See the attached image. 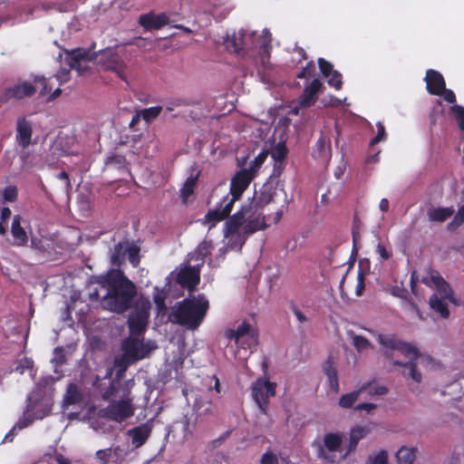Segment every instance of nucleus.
<instances>
[{
  "label": "nucleus",
  "instance_id": "obj_1",
  "mask_svg": "<svg viewBox=\"0 0 464 464\" xmlns=\"http://www.w3.org/2000/svg\"><path fill=\"white\" fill-rule=\"evenodd\" d=\"M277 184L278 180L276 181V184H273L272 181L266 182L259 191L255 192L252 202L241 206L227 220L224 234L226 237L230 238L232 246L237 245L241 248L248 236L266 227L261 210L274 200L276 196Z\"/></svg>",
  "mask_w": 464,
  "mask_h": 464
},
{
  "label": "nucleus",
  "instance_id": "obj_2",
  "mask_svg": "<svg viewBox=\"0 0 464 464\" xmlns=\"http://www.w3.org/2000/svg\"><path fill=\"white\" fill-rule=\"evenodd\" d=\"M254 177L255 173L252 169L238 170L231 179L229 193L220 200L215 208L207 212L204 217L205 223H211V226H215L226 218L228 219L236 201L241 198Z\"/></svg>",
  "mask_w": 464,
  "mask_h": 464
},
{
  "label": "nucleus",
  "instance_id": "obj_3",
  "mask_svg": "<svg viewBox=\"0 0 464 464\" xmlns=\"http://www.w3.org/2000/svg\"><path fill=\"white\" fill-rule=\"evenodd\" d=\"M208 309L209 302L204 295L184 298L174 304L169 314V320L194 331L203 323Z\"/></svg>",
  "mask_w": 464,
  "mask_h": 464
},
{
  "label": "nucleus",
  "instance_id": "obj_4",
  "mask_svg": "<svg viewBox=\"0 0 464 464\" xmlns=\"http://www.w3.org/2000/svg\"><path fill=\"white\" fill-rule=\"evenodd\" d=\"M378 342L385 348L397 350L403 355L410 358V362H393L394 365L401 366L405 370L402 374L405 378L411 379L416 382H420L421 373L417 369L415 361L420 357L419 350L412 344L398 339L394 334H379Z\"/></svg>",
  "mask_w": 464,
  "mask_h": 464
},
{
  "label": "nucleus",
  "instance_id": "obj_5",
  "mask_svg": "<svg viewBox=\"0 0 464 464\" xmlns=\"http://www.w3.org/2000/svg\"><path fill=\"white\" fill-rule=\"evenodd\" d=\"M52 78L46 79L43 76H37L34 78V84L29 82H20L5 88L3 92L8 102L11 100H21L26 97H31L36 92V91H39L40 95H45L52 91V86L49 84V81Z\"/></svg>",
  "mask_w": 464,
  "mask_h": 464
},
{
  "label": "nucleus",
  "instance_id": "obj_6",
  "mask_svg": "<svg viewBox=\"0 0 464 464\" xmlns=\"http://www.w3.org/2000/svg\"><path fill=\"white\" fill-rule=\"evenodd\" d=\"M93 282L105 290H137L135 284L119 268H111L104 275L94 276Z\"/></svg>",
  "mask_w": 464,
  "mask_h": 464
},
{
  "label": "nucleus",
  "instance_id": "obj_7",
  "mask_svg": "<svg viewBox=\"0 0 464 464\" xmlns=\"http://www.w3.org/2000/svg\"><path fill=\"white\" fill-rule=\"evenodd\" d=\"M139 337L130 334L122 341L123 360L128 363H133L145 358L152 350L149 343H144Z\"/></svg>",
  "mask_w": 464,
  "mask_h": 464
},
{
  "label": "nucleus",
  "instance_id": "obj_8",
  "mask_svg": "<svg viewBox=\"0 0 464 464\" xmlns=\"http://www.w3.org/2000/svg\"><path fill=\"white\" fill-rule=\"evenodd\" d=\"M138 292H107L102 300L104 309L122 314L129 310Z\"/></svg>",
  "mask_w": 464,
  "mask_h": 464
},
{
  "label": "nucleus",
  "instance_id": "obj_9",
  "mask_svg": "<svg viewBox=\"0 0 464 464\" xmlns=\"http://www.w3.org/2000/svg\"><path fill=\"white\" fill-rule=\"evenodd\" d=\"M200 271L198 266L186 265L177 272H172L170 276L183 290H197L200 282Z\"/></svg>",
  "mask_w": 464,
  "mask_h": 464
},
{
  "label": "nucleus",
  "instance_id": "obj_10",
  "mask_svg": "<svg viewBox=\"0 0 464 464\" xmlns=\"http://www.w3.org/2000/svg\"><path fill=\"white\" fill-rule=\"evenodd\" d=\"M276 382L262 378L257 379L252 384V397L263 413L266 412L269 399L276 395Z\"/></svg>",
  "mask_w": 464,
  "mask_h": 464
},
{
  "label": "nucleus",
  "instance_id": "obj_11",
  "mask_svg": "<svg viewBox=\"0 0 464 464\" xmlns=\"http://www.w3.org/2000/svg\"><path fill=\"white\" fill-rule=\"evenodd\" d=\"M134 414L130 399L111 401L104 410L103 416L111 420L121 422Z\"/></svg>",
  "mask_w": 464,
  "mask_h": 464
},
{
  "label": "nucleus",
  "instance_id": "obj_12",
  "mask_svg": "<svg viewBox=\"0 0 464 464\" xmlns=\"http://www.w3.org/2000/svg\"><path fill=\"white\" fill-rule=\"evenodd\" d=\"M149 304H142L140 306L137 305L132 313H130L128 319V326L130 334L141 336L146 330L149 319Z\"/></svg>",
  "mask_w": 464,
  "mask_h": 464
},
{
  "label": "nucleus",
  "instance_id": "obj_13",
  "mask_svg": "<svg viewBox=\"0 0 464 464\" xmlns=\"http://www.w3.org/2000/svg\"><path fill=\"white\" fill-rule=\"evenodd\" d=\"M101 63L105 69L115 72L118 76L126 81L125 68L126 64L116 51L108 49L102 53Z\"/></svg>",
  "mask_w": 464,
  "mask_h": 464
},
{
  "label": "nucleus",
  "instance_id": "obj_14",
  "mask_svg": "<svg viewBox=\"0 0 464 464\" xmlns=\"http://www.w3.org/2000/svg\"><path fill=\"white\" fill-rule=\"evenodd\" d=\"M323 89V83L319 79H314L310 84L304 87L302 94L297 99L298 108L305 109L314 105L316 102V95Z\"/></svg>",
  "mask_w": 464,
  "mask_h": 464
},
{
  "label": "nucleus",
  "instance_id": "obj_15",
  "mask_svg": "<svg viewBox=\"0 0 464 464\" xmlns=\"http://www.w3.org/2000/svg\"><path fill=\"white\" fill-rule=\"evenodd\" d=\"M393 295L401 298V306L406 312L416 314V316L423 320L421 312L418 307L417 301L420 300L419 292H391Z\"/></svg>",
  "mask_w": 464,
  "mask_h": 464
},
{
  "label": "nucleus",
  "instance_id": "obj_16",
  "mask_svg": "<svg viewBox=\"0 0 464 464\" xmlns=\"http://www.w3.org/2000/svg\"><path fill=\"white\" fill-rule=\"evenodd\" d=\"M139 24L148 31L159 30L169 24V18L164 13L154 14L150 12L139 17Z\"/></svg>",
  "mask_w": 464,
  "mask_h": 464
},
{
  "label": "nucleus",
  "instance_id": "obj_17",
  "mask_svg": "<svg viewBox=\"0 0 464 464\" xmlns=\"http://www.w3.org/2000/svg\"><path fill=\"white\" fill-rule=\"evenodd\" d=\"M424 81L427 92L431 95H441L443 90H445L446 82L444 77L436 70H427Z\"/></svg>",
  "mask_w": 464,
  "mask_h": 464
},
{
  "label": "nucleus",
  "instance_id": "obj_18",
  "mask_svg": "<svg viewBox=\"0 0 464 464\" xmlns=\"http://www.w3.org/2000/svg\"><path fill=\"white\" fill-rule=\"evenodd\" d=\"M227 338L235 340L237 343L244 336H247L252 343H257V331L251 327L246 321L242 322L236 330H228L226 334Z\"/></svg>",
  "mask_w": 464,
  "mask_h": 464
},
{
  "label": "nucleus",
  "instance_id": "obj_19",
  "mask_svg": "<svg viewBox=\"0 0 464 464\" xmlns=\"http://www.w3.org/2000/svg\"><path fill=\"white\" fill-rule=\"evenodd\" d=\"M87 59L88 52L82 48H77L66 52L64 63L70 69H75L81 72L82 71V63H86Z\"/></svg>",
  "mask_w": 464,
  "mask_h": 464
},
{
  "label": "nucleus",
  "instance_id": "obj_20",
  "mask_svg": "<svg viewBox=\"0 0 464 464\" xmlns=\"http://www.w3.org/2000/svg\"><path fill=\"white\" fill-rule=\"evenodd\" d=\"M33 129L30 121L21 119L17 121L16 126V141L24 150L31 144Z\"/></svg>",
  "mask_w": 464,
  "mask_h": 464
},
{
  "label": "nucleus",
  "instance_id": "obj_21",
  "mask_svg": "<svg viewBox=\"0 0 464 464\" xmlns=\"http://www.w3.org/2000/svg\"><path fill=\"white\" fill-rule=\"evenodd\" d=\"M151 426L149 423H143L129 430L128 433L131 437V443L135 448L144 445L150 436Z\"/></svg>",
  "mask_w": 464,
  "mask_h": 464
},
{
  "label": "nucleus",
  "instance_id": "obj_22",
  "mask_svg": "<svg viewBox=\"0 0 464 464\" xmlns=\"http://www.w3.org/2000/svg\"><path fill=\"white\" fill-rule=\"evenodd\" d=\"M213 249L214 246L212 241L203 240L190 254V260L197 262L195 266H198L201 269L205 263V258L211 254Z\"/></svg>",
  "mask_w": 464,
  "mask_h": 464
},
{
  "label": "nucleus",
  "instance_id": "obj_23",
  "mask_svg": "<svg viewBox=\"0 0 464 464\" xmlns=\"http://www.w3.org/2000/svg\"><path fill=\"white\" fill-rule=\"evenodd\" d=\"M323 371L327 376L331 390L337 393L339 392V379L332 356H329L324 362Z\"/></svg>",
  "mask_w": 464,
  "mask_h": 464
},
{
  "label": "nucleus",
  "instance_id": "obj_24",
  "mask_svg": "<svg viewBox=\"0 0 464 464\" xmlns=\"http://www.w3.org/2000/svg\"><path fill=\"white\" fill-rule=\"evenodd\" d=\"M22 218L19 215H15L13 218L11 233L16 246H25L28 242V237L25 230L21 226Z\"/></svg>",
  "mask_w": 464,
  "mask_h": 464
},
{
  "label": "nucleus",
  "instance_id": "obj_25",
  "mask_svg": "<svg viewBox=\"0 0 464 464\" xmlns=\"http://www.w3.org/2000/svg\"><path fill=\"white\" fill-rule=\"evenodd\" d=\"M369 387H370V383L364 382L363 384H362L360 386L359 389H357L352 392L342 395L341 398L339 399V402H338L339 406L343 409L353 408L354 403L356 402V401L359 399L360 395L362 392H364Z\"/></svg>",
  "mask_w": 464,
  "mask_h": 464
},
{
  "label": "nucleus",
  "instance_id": "obj_26",
  "mask_svg": "<svg viewBox=\"0 0 464 464\" xmlns=\"http://www.w3.org/2000/svg\"><path fill=\"white\" fill-rule=\"evenodd\" d=\"M422 282L428 287H435L436 290H448L450 287L447 281L436 270H430L427 276H424Z\"/></svg>",
  "mask_w": 464,
  "mask_h": 464
},
{
  "label": "nucleus",
  "instance_id": "obj_27",
  "mask_svg": "<svg viewBox=\"0 0 464 464\" xmlns=\"http://www.w3.org/2000/svg\"><path fill=\"white\" fill-rule=\"evenodd\" d=\"M430 308L438 313L441 318L447 319L450 316V311L448 308V303L446 298L439 297L437 293H434L429 301Z\"/></svg>",
  "mask_w": 464,
  "mask_h": 464
},
{
  "label": "nucleus",
  "instance_id": "obj_28",
  "mask_svg": "<svg viewBox=\"0 0 464 464\" xmlns=\"http://www.w3.org/2000/svg\"><path fill=\"white\" fill-rule=\"evenodd\" d=\"M428 218L432 222H444L454 214L453 207L432 208L428 210Z\"/></svg>",
  "mask_w": 464,
  "mask_h": 464
},
{
  "label": "nucleus",
  "instance_id": "obj_29",
  "mask_svg": "<svg viewBox=\"0 0 464 464\" xmlns=\"http://www.w3.org/2000/svg\"><path fill=\"white\" fill-rule=\"evenodd\" d=\"M128 246L129 242L127 240L114 245L110 258L111 266H120L123 263Z\"/></svg>",
  "mask_w": 464,
  "mask_h": 464
},
{
  "label": "nucleus",
  "instance_id": "obj_30",
  "mask_svg": "<svg viewBox=\"0 0 464 464\" xmlns=\"http://www.w3.org/2000/svg\"><path fill=\"white\" fill-rule=\"evenodd\" d=\"M225 46L227 51L239 54L244 50L243 34L237 35L233 34L232 35H227L225 40Z\"/></svg>",
  "mask_w": 464,
  "mask_h": 464
},
{
  "label": "nucleus",
  "instance_id": "obj_31",
  "mask_svg": "<svg viewBox=\"0 0 464 464\" xmlns=\"http://www.w3.org/2000/svg\"><path fill=\"white\" fill-rule=\"evenodd\" d=\"M82 399V393L79 392L78 387L75 383L71 382L66 389V392L63 397V402L66 405H73L80 402Z\"/></svg>",
  "mask_w": 464,
  "mask_h": 464
},
{
  "label": "nucleus",
  "instance_id": "obj_32",
  "mask_svg": "<svg viewBox=\"0 0 464 464\" xmlns=\"http://www.w3.org/2000/svg\"><path fill=\"white\" fill-rule=\"evenodd\" d=\"M416 458L414 448L401 447L396 453V459L400 464H412Z\"/></svg>",
  "mask_w": 464,
  "mask_h": 464
},
{
  "label": "nucleus",
  "instance_id": "obj_33",
  "mask_svg": "<svg viewBox=\"0 0 464 464\" xmlns=\"http://www.w3.org/2000/svg\"><path fill=\"white\" fill-rule=\"evenodd\" d=\"M324 445L331 452L337 451L342 445V436L339 433H326L324 438Z\"/></svg>",
  "mask_w": 464,
  "mask_h": 464
},
{
  "label": "nucleus",
  "instance_id": "obj_34",
  "mask_svg": "<svg viewBox=\"0 0 464 464\" xmlns=\"http://www.w3.org/2000/svg\"><path fill=\"white\" fill-rule=\"evenodd\" d=\"M197 185V178L189 177L187 179L182 188H180V198L185 203L187 199L194 193Z\"/></svg>",
  "mask_w": 464,
  "mask_h": 464
},
{
  "label": "nucleus",
  "instance_id": "obj_35",
  "mask_svg": "<svg viewBox=\"0 0 464 464\" xmlns=\"http://www.w3.org/2000/svg\"><path fill=\"white\" fill-rule=\"evenodd\" d=\"M140 247L133 242L129 244L127 247L126 255L128 256L129 262L132 265L133 267H137L140 265Z\"/></svg>",
  "mask_w": 464,
  "mask_h": 464
},
{
  "label": "nucleus",
  "instance_id": "obj_36",
  "mask_svg": "<svg viewBox=\"0 0 464 464\" xmlns=\"http://www.w3.org/2000/svg\"><path fill=\"white\" fill-rule=\"evenodd\" d=\"M274 161H285L288 149L285 142H278L270 151Z\"/></svg>",
  "mask_w": 464,
  "mask_h": 464
},
{
  "label": "nucleus",
  "instance_id": "obj_37",
  "mask_svg": "<svg viewBox=\"0 0 464 464\" xmlns=\"http://www.w3.org/2000/svg\"><path fill=\"white\" fill-rule=\"evenodd\" d=\"M29 424V420H19L14 424V426L5 434L3 442H12L14 438L16 436L17 432L27 427Z\"/></svg>",
  "mask_w": 464,
  "mask_h": 464
},
{
  "label": "nucleus",
  "instance_id": "obj_38",
  "mask_svg": "<svg viewBox=\"0 0 464 464\" xmlns=\"http://www.w3.org/2000/svg\"><path fill=\"white\" fill-rule=\"evenodd\" d=\"M161 111H162L161 106H153V107H150V108H145L140 111V116L142 117V119L145 121L150 122L153 120H155L156 118H158V116L160 114Z\"/></svg>",
  "mask_w": 464,
  "mask_h": 464
},
{
  "label": "nucleus",
  "instance_id": "obj_39",
  "mask_svg": "<svg viewBox=\"0 0 464 464\" xmlns=\"http://www.w3.org/2000/svg\"><path fill=\"white\" fill-rule=\"evenodd\" d=\"M95 456L101 464H111L113 459L112 449L99 450L96 451Z\"/></svg>",
  "mask_w": 464,
  "mask_h": 464
},
{
  "label": "nucleus",
  "instance_id": "obj_40",
  "mask_svg": "<svg viewBox=\"0 0 464 464\" xmlns=\"http://www.w3.org/2000/svg\"><path fill=\"white\" fill-rule=\"evenodd\" d=\"M450 111L458 121L459 129L464 131V107L455 104L450 107Z\"/></svg>",
  "mask_w": 464,
  "mask_h": 464
},
{
  "label": "nucleus",
  "instance_id": "obj_41",
  "mask_svg": "<svg viewBox=\"0 0 464 464\" xmlns=\"http://www.w3.org/2000/svg\"><path fill=\"white\" fill-rule=\"evenodd\" d=\"M286 166L285 161H274L273 171L269 177V181H274L276 179H279L285 171Z\"/></svg>",
  "mask_w": 464,
  "mask_h": 464
},
{
  "label": "nucleus",
  "instance_id": "obj_42",
  "mask_svg": "<svg viewBox=\"0 0 464 464\" xmlns=\"http://www.w3.org/2000/svg\"><path fill=\"white\" fill-rule=\"evenodd\" d=\"M112 449L113 459H111L112 464H121L126 456L128 451L122 449L121 446H115Z\"/></svg>",
  "mask_w": 464,
  "mask_h": 464
},
{
  "label": "nucleus",
  "instance_id": "obj_43",
  "mask_svg": "<svg viewBox=\"0 0 464 464\" xmlns=\"http://www.w3.org/2000/svg\"><path fill=\"white\" fill-rule=\"evenodd\" d=\"M17 188L13 185L5 187L3 191L4 200L7 202H14L17 199Z\"/></svg>",
  "mask_w": 464,
  "mask_h": 464
},
{
  "label": "nucleus",
  "instance_id": "obj_44",
  "mask_svg": "<svg viewBox=\"0 0 464 464\" xmlns=\"http://www.w3.org/2000/svg\"><path fill=\"white\" fill-rule=\"evenodd\" d=\"M376 127H377V135L371 140L370 146H374L375 144L379 143L380 141L385 140L387 138L384 125L379 121V122H377Z\"/></svg>",
  "mask_w": 464,
  "mask_h": 464
},
{
  "label": "nucleus",
  "instance_id": "obj_45",
  "mask_svg": "<svg viewBox=\"0 0 464 464\" xmlns=\"http://www.w3.org/2000/svg\"><path fill=\"white\" fill-rule=\"evenodd\" d=\"M329 80H328V84L332 87H334L335 90H340L343 86V77H342V74L337 72V71H334L330 76H329Z\"/></svg>",
  "mask_w": 464,
  "mask_h": 464
},
{
  "label": "nucleus",
  "instance_id": "obj_46",
  "mask_svg": "<svg viewBox=\"0 0 464 464\" xmlns=\"http://www.w3.org/2000/svg\"><path fill=\"white\" fill-rule=\"evenodd\" d=\"M318 65H319L320 72H322V74L324 77H329L330 74L334 71L333 69V64L324 58L318 59Z\"/></svg>",
  "mask_w": 464,
  "mask_h": 464
},
{
  "label": "nucleus",
  "instance_id": "obj_47",
  "mask_svg": "<svg viewBox=\"0 0 464 464\" xmlns=\"http://www.w3.org/2000/svg\"><path fill=\"white\" fill-rule=\"evenodd\" d=\"M353 343L358 350L366 349L371 345L369 340L362 335H354Z\"/></svg>",
  "mask_w": 464,
  "mask_h": 464
},
{
  "label": "nucleus",
  "instance_id": "obj_48",
  "mask_svg": "<svg viewBox=\"0 0 464 464\" xmlns=\"http://www.w3.org/2000/svg\"><path fill=\"white\" fill-rule=\"evenodd\" d=\"M268 155V151L260 152L254 160L251 161V165L248 169H252L255 172L256 168L261 167V165L265 162Z\"/></svg>",
  "mask_w": 464,
  "mask_h": 464
},
{
  "label": "nucleus",
  "instance_id": "obj_49",
  "mask_svg": "<svg viewBox=\"0 0 464 464\" xmlns=\"http://www.w3.org/2000/svg\"><path fill=\"white\" fill-rule=\"evenodd\" d=\"M370 387L365 391L368 392L369 395H384L388 392V389L385 386H372L371 382Z\"/></svg>",
  "mask_w": 464,
  "mask_h": 464
},
{
  "label": "nucleus",
  "instance_id": "obj_50",
  "mask_svg": "<svg viewBox=\"0 0 464 464\" xmlns=\"http://www.w3.org/2000/svg\"><path fill=\"white\" fill-rule=\"evenodd\" d=\"M366 435V430L362 427H355L352 429L350 432V437L354 439L357 442H359L362 439H363Z\"/></svg>",
  "mask_w": 464,
  "mask_h": 464
},
{
  "label": "nucleus",
  "instance_id": "obj_51",
  "mask_svg": "<svg viewBox=\"0 0 464 464\" xmlns=\"http://www.w3.org/2000/svg\"><path fill=\"white\" fill-rule=\"evenodd\" d=\"M278 459L276 455H275L271 451H266L263 454L261 458V464H277Z\"/></svg>",
  "mask_w": 464,
  "mask_h": 464
},
{
  "label": "nucleus",
  "instance_id": "obj_52",
  "mask_svg": "<svg viewBox=\"0 0 464 464\" xmlns=\"http://www.w3.org/2000/svg\"><path fill=\"white\" fill-rule=\"evenodd\" d=\"M371 464H388V454L385 450H381L372 459Z\"/></svg>",
  "mask_w": 464,
  "mask_h": 464
},
{
  "label": "nucleus",
  "instance_id": "obj_53",
  "mask_svg": "<svg viewBox=\"0 0 464 464\" xmlns=\"http://www.w3.org/2000/svg\"><path fill=\"white\" fill-rule=\"evenodd\" d=\"M70 69H61L53 77L59 82L60 84L66 82L69 80Z\"/></svg>",
  "mask_w": 464,
  "mask_h": 464
},
{
  "label": "nucleus",
  "instance_id": "obj_54",
  "mask_svg": "<svg viewBox=\"0 0 464 464\" xmlns=\"http://www.w3.org/2000/svg\"><path fill=\"white\" fill-rule=\"evenodd\" d=\"M117 392V388L113 382H111L109 387L102 392V398L104 401H109Z\"/></svg>",
  "mask_w": 464,
  "mask_h": 464
},
{
  "label": "nucleus",
  "instance_id": "obj_55",
  "mask_svg": "<svg viewBox=\"0 0 464 464\" xmlns=\"http://www.w3.org/2000/svg\"><path fill=\"white\" fill-rule=\"evenodd\" d=\"M188 105V102H187L184 99H175L171 102H169L167 105H166V110L169 111H171L174 110V107H179V106H187Z\"/></svg>",
  "mask_w": 464,
  "mask_h": 464
},
{
  "label": "nucleus",
  "instance_id": "obj_56",
  "mask_svg": "<svg viewBox=\"0 0 464 464\" xmlns=\"http://www.w3.org/2000/svg\"><path fill=\"white\" fill-rule=\"evenodd\" d=\"M316 146L320 153L323 154L325 153L327 148L330 149V141L325 137L321 136L316 142Z\"/></svg>",
  "mask_w": 464,
  "mask_h": 464
},
{
  "label": "nucleus",
  "instance_id": "obj_57",
  "mask_svg": "<svg viewBox=\"0 0 464 464\" xmlns=\"http://www.w3.org/2000/svg\"><path fill=\"white\" fill-rule=\"evenodd\" d=\"M377 408V405L371 402H362L359 403L354 407L355 411H365L368 413H370L372 411L375 410Z\"/></svg>",
  "mask_w": 464,
  "mask_h": 464
},
{
  "label": "nucleus",
  "instance_id": "obj_58",
  "mask_svg": "<svg viewBox=\"0 0 464 464\" xmlns=\"http://www.w3.org/2000/svg\"><path fill=\"white\" fill-rule=\"evenodd\" d=\"M376 252L383 260H388L392 256V253L381 243L377 245Z\"/></svg>",
  "mask_w": 464,
  "mask_h": 464
},
{
  "label": "nucleus",
  "instance_id": "obj_59",
  "mask_svg": "<svg viewBox=\"0 0 464 464\" xmlns=\"http://www.w3.org/2000/svg\"><path fill=\"white\" fill-rule=\"evenodd\" d=\"M34 366V362L28 358H24V360H22L18 366H17V371H19L21 373H23L24 372L25 369H32Z\"/></svg>",
  "mask_w": 464,
  "mask_h": 464
},
{
  "label": "nucleus",
  "instance_id": "obj_60",
  "mask_svg": "<svg viewBox=\"0 0 464 464\" xmlns=\"http://www.w3.org/2000/svg\"><path fill=\"white\" fill-rule=\"evenodd\" d=\"M441 95L443 96V99L449 102V103H455L456 102V95L452 90L446 89L443 90Z\"/></svg>",
  "mask_w": 464,
  "mask_h": 464
},
{
  "label": "nucleus",
  "instance_id": "obj_61",
  "mask_svg": "<svg viewBox=\"0 0 464 464\" xmlns=\"http://www.w3.org/2000/svg\"><path fill=\"white\" fill-rule=\"evenodd\" d=\"M464 222L459 218V217L457 215L454 216L453 219L448 223L447 225V229L449 231H454L456 230L459 227H460Z\"/></svg>",
  "mask_w": 464,
  "mask_h": 464
},
{
  "label": "nucleus",
  "instance_id": "obj_62",
  "mask_svg": "<svg viewBox=\"0 0 464 464\" xmlns=\"http://www.w3.org/2000/svg\"><path fill=\"white\" fill-rule=\"evenodd\" d=\"M310 67L311 68H314V63L313 62H310L305 67H304L297 74H296V78L298 79H304V78H306L307 75H309L311 73L310 72Z\"/></svg>",
  "mask_w": 464,
  "mask_h": 464
},
{
  "label": "nucleus",
  "instance_id": "obj_63",
  "mask_svg": "<svg viewBox=\"0 0 464 464\" xmlns=\"http://www.w3.org/2000/svg\"><path fill=\"white\" fill-rule=\"evenodd\" d=\"M357 445H358V442L354 439H352L350 437L347 450H346L345 453L343 454V459H345L351 452L355 450V449L357 448Z\"/></svg>",
  "mask_w": 464,
  "mask_h": 464
},
{
  "label": "nucleus",
  "instance_id": "obj_64",
  "mask_svg": "<svg viewBox=\"0 0 464 464\" xmlns=\"http://www.w3.org/2000/svg\"><path fill=\"white\" fill-rule=\"evenodd\" d=\"M11 209L9 208H3L1 210H0V218H1V221H5L7 220L10 217H11Z\"/></svg>",
  "mask_w": 464,
  "mask_h": 464
}]
</instances>
